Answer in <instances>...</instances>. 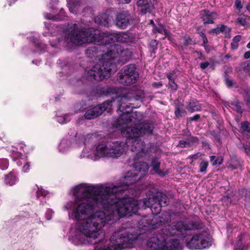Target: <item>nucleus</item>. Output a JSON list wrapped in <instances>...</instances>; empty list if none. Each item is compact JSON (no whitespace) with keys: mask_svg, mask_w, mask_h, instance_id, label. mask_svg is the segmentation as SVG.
<instances>
[{"mask_svg":"<svg viewBox=\"0 0 250 250\" xmlns=\"http://www.w3.org/2000/svg\"><path fill=\"white\" fill-rule=\"evenodd\" d=\"M84 188L87 194L86 203L80 204L79 199V213L88 215L87 224L92 223L95 230H88L84 234L79 233V243L83 239L88 243L95 245L101 243L103 236L100 235L101 230L111 219V215L116 213L120 218L126 216L125 211H123L121 205H124L118 199H113L115 195H110L106 192L104 187L90 186L87 184H79V189Z\"/></svg>","mask_w":250,"mask_h":250,"instance_id":"nucleus-1","label":"nucleus"},{"mask_svg":"<svg viewBox=\"0 0 250 250\" xmlns=\"http://www.w3.org/2000/svg\"><path fill=\"white\" fill-rule=\"evenodd\" d=\"M127 227L123 225L121 229L114 232L110 238V244L105 248H100L96 250H121L130 247L133 242L136 240L141 234L140 229L149 232L157 228L156 224L153 222V217L145 215L138 222L137 227Z\"/></svg>","mask_w":250,"mask_h":250,"instance_id":"nucleus-2","label":"nucleus"},{"mask_svg":"<svg viewBox=\"0 0 250 250\" xmlns=\"http://www.w3.org/2000/svg\"><path fill=\"white\" fill-rule=\"evenodd\" d=\"M104 32L92 28L79 29V45L81 42L94 43V45L85 50V54L90 58L104 56L115 57L125 52L122 46L119 44H110L104 40Z\"/></svg>","mask_w":250,"mask_h":250,"instance_id":"nucleus-3","label":"nucleus"},{"mask_svg":"<svg viewBox=\"0 0 250 250\" xmlns=\"http://www.w3.org/2000/svg\"><path fill=\"white\" fill-rule=\"evenodd\" d=\"M137 170L128 171L124 176L122 183L113 187H104L106 192L110 195H115L113 199H118V201L122 202L124 205H121L123 211H125L126 216H132L136 214L139 208L137 200L130 197L127 194L129 186L142 179V174L139 175Z\"/></svg>","mask_w":250,"mask_h":250,"instance_id":"nucleus-4","label":"nucleus"},{"mask_svg":"<svg viewBox=\"0 0 250 250\" xmlns=\"http://www.w3.org/2000/svg\"><path fill=\"white\" fill-rule=\"evenodd\" d=\"M125 52L121 53L115 57L104 56L102 58L105 61L103 62L102 65L97 64L93 66L88 72V77L90 79L96 81H102L110 77L112 73L116 70V65L113 62L114 59L117 57H123L125 56H130V52L128 49L123 48ZM128 58H125L127 60Z\"/></svg>","mask_w":250,"mask_h":250,"instance_id":"nucleus-5","label":"nucleus"},{"mask_svg":"<svg viewBox=\"0 0 250 250\" xmlns=\"http://www.w3.org/2000/svg\"><path fill=\"white\" fill-rule=\"evenodd\" d=\"M69 194L73 198L64 206L63 208L67 210L69 219L75 221L72 224L67 233L70 242L75 245L78 243V186H74L70 191Z\"/></svg>","mask_w":250,"mask_h":250,"instance_id":"nucleus-6","label":"nucleus"},{"mask_svg":"<svg viewBox=\"0 0 250 250\" xmlns=\"http://www.w3.org/2000/svg\"><path fill=\"white\" fill-rule=\"evenodd\" d=\"M126 149L124 142L113 141L99 144L96 147V152L101 157L117 158L122 155Z\"/></svg>","mask_w":250,"mask_h":250,"instance_id":"nucleus-7","label":"nucleus"},{"mask_svg":"<svg viewBox=\"0 0 250 250\" xmlns=\"http://www.w3.org/2000/svg\"><path fill=\"white\" fill-rule=\"evenodd\" d=\"M135 64H130L123 67L118 74L117 80L124 85H130L136 83L139 78Z\"/></svg>","mask_w":250,"mask_h":250,"instance_id":"nucleus-8","label":"nucleus"},{"mask_svg":"<svg viewBox=\"0 0 250 250\" xmlns=\"http://www.w3.org/2000/svg\"><path fill=\"white\" fill-rule=\"evenodd\" d=\"M154 129V125L153 124L144 121L135 126L127 127L123 131V133L125 134V132H129L131 135L149 136L153 134Z\"/></svg>","mask_w":250,"mask_h":250,"instance_id":"nucleus-9","label":"nucleus"},{"mask_svg":"<svg viewBox=\"0 0 250 250\" xmlns=\"http://www.w3.org/2000/svg\"><path fill=\"white\" fill-rule=\"evenodd\" d=\"M64 40L67 45L71 49L76 48L78 44V25L76 23H69L63 30Z\"/></svg>","mask_w":250,"mask_h":250,"instance_id":"nucleus-10","label":"nucleus"},{"mask_svg":"<svg viewBox=\"0 0 250 250\" xmlns=\"http://www.w3.org/2000/svg\"><path fill=\"white\" fill-rule=\"evenodd\" d=\"M174 226L178 236L184 235L188 230L202 229L204 227V224L199 220L191 221L188 223H185L182 221H178Z\"/></svg>","mask_w":250,"mask_h":250,"instance_id":"nucleus-11","label":"nucleus"},{"mask_svg":"<svg viewBox=\"0 0 250 250\" xmlns=\"http://www.w3.org/2000/svg\"><path fill=\"white\" fill-rule=\"evenodd\" d=\"M18 149V148L13 146L9 148V151L11 153V157L19 167H22L21 170L23 172H28L30 169V163L27 157L19 152Z\"/></svg>","mask_w":250,"mask_h":250,"instance_id":"nucleus-12","label":"nucleus"},{"mask_svg":"<svg viewBox=\"0 0 250 250\" xmlns=\"http://www.w3.org/2000/svg\"><path fill=\"white\" fill-rule=\"evenodd\" d=\"M133 21V18L128 11H122L117 13L113 23L117 28L125 29L130 26Z\"/></svg>","mask_w":250,"mask_h":250,"instance_id":"nucleus-13","label":"nucleus"},{"mask_svg":"<svg viewBox=\"0 0 250 250\" xmlns=\"http://www.w3.org/2000/svg\"><path fill=\"white\" fill-rule=\"evenodd\" d=\"M153 234L154 235L150 237L147 243L149 250H168L166 238L162 234L154 232Z\"/></svg>","mask_w":250,"mask_h":250,"instance_id":"nucleus-14","label":"nucleus"},{"mask_svg":"<svg viewBox=\"0 0 250 250\" xmlns=\"http://www.w3.org/2000/svg\"><path fill=\"white\" fill-rule=\"evenodd\" d=\"M125 133H126V143L132 144L131 150L136 151L138 153L146 154L147 151L146 144L144 141L141 140L140 136L137 135L132 136L129 132H125Z\"/></svg>","mask_w":250,"mask_h":250,"instance_id":"nucleus-15","label":"nucleus"},{"mask_svg":"<svg viewBox=\"0 0 250 250\" xmlns=\"http://www.w3.org/2000/svg\"><path fill=\"white\" fill-rule=\"evenodd\" d=\"M105 38L104 40L110 44H115V42H120L127 44H130L132 42V38L126 33L104 32Z\"/></svg>","mask_w":250,"mask_h":250,"instance_id":"nucleus-16","label":"nucleus"},{"mask_svg":"<svg viewBox=\"0 0 250 250\" xmlns=\"http://www.w3.org/2000/svg\"><path fill=\"white\" fill-rule=\"evenodd\" d=\"M209 242L204 238L203 234L199 233L194 235L187 243V246L190 249H203L209 245Z\"/></svg>","mask_w":250,"mask_h":250,"instance_id":"nucleus-17","label":"nucleus"},{"mask_svg":"<svg viewBox=\"0 0 250 250\" xmlns=\"http://www.w3.org/2000/svg\"><path fill=\"white\" fill-rule=\"evenodd\" d=\"M124 106L121 105L119 106L117 112L120 113V116L118 119H117L116 122L115 123V126L116 127H123L124 125H126L128 123L133 121L132 117L130 115L132 113L131 110H125Z\"/></svg>","mask_w":250,"mask_h":250,"instance_id":"nucleus-18","label":"nucleus"},{"mask_svg":"<svg viewBox=\"0 0 250 250\" xmlns=\"http://www.w3.org/2000/svg\"><path fill=\"white\" fill-rule=\"evenodd\" d=\"M77 132L71 133L69 138H63L59 146V150L62 153L66 152L69 148L73 147L78 144Z\"/></svg>","mask_w":250,"mask_h":250,"instance_id":"nucleus-19","label":"nucleus"},{"mask_svg":"<svg viewBox=\"0 0 250 250\" xmlns=\"http://www.w3.org/2000/svg\"><path fill=\"white\" fill-rule=\"evenodd\" d=\"M113 12L110 9H107L101 13L95 18V22L100 25L109 27L113 20Z\"/></svg>","mask_w":250,"mask_h":250,"instance_id":"nucleus-20","label":"nucleus"},{"mask_svg":"<svg viewBox=\"0 0 250 250\" xmlns=\"http://www.w3.org/2000/svg\"><path fill=\"white\" fill-rule=\"evenodd\" d=\"M78 112L77 106H75L74 109L66 114H61L57 113L55 116L56 121L60 124L63 125L67 124L73 120L76 117Z\"/></svg>","mask_w":250,"mask_h":250,"instance_id":"nucleus-21","label":"nucleus"},{"mask_svg":"<svg viewBox=\"0 0 250 250\" xmlns=\"http://www.w3.org/2000/svg\"><path fill=\"white\" fill-rule=\"evenodd\" d=\"M216 12H211L207 9H204L200 11V16L204 24H213L217 18Z\"/></svg>","mask_w":250,"mask_h":250,"instance_id":"nucleus-22","label":"nucleus"},{"mask_svg":"<svg viewBox=\"0 0 250 250\" xmlns=\"http://www.w3.org/2000/svg\"><path fill=\"white\" fill-rule=\"evenodd\" d=\"M231 28L228 27L225 24L218 25L216 28L211 29L208 31L210 34L213 35H218L220 33L224 34V37L225 38L229 39L231 38L230 32Z\"/></svg>","mask_w":250,"mask_h":250,"instance_id":"nucleus-23","label":"nucleus"},{"mask_svg":"<svg viewBox=\"0 0 250 250\" xmlns=\"http://www.w3.org/2000/svg\"><path fill=\"white\" fill-rule=\"evenodd\" d=\"M171 220V215L168 211H164L160 215L153 216V222L156 224L157 228L165 223L170 222Z\"/></svg>","mask_w":250,"mask_h":250,"instance_id":"nucleus-24","label":"nucleus"},{"mask_svg":"<svg viewBox=\"0 0 250 250\" xmlns=\"http://www.w3.org/2000/svg\"><path fill=\"white\" fill-rule=\"evenodd\" d=\"M157 232L162 234V236L166 238V242L169 236H178L174 224L166 226Z\"/></svg>","mask_w":250,"mask_h":250,"instance_id":"nucleus-25","label":"nucleus"},{"mask_svg":"<svg viewBox=\"0 0 250 250\" xmlns=\"http://www.w3.org/2000/svg\"><path fill=\"white\" fill-rule=\"evenodd\" d=\"M143 204L146 207L150 208L153 214L157 215L160 213L162 206L156 201H152V199H144Z\"/></svg>","mask_w":250,"mask_h":250,"instance_id":"nucleus-26","label":"nucleus"},{"mask_svg":"<svg viewBox=\"0 0 250 250\" xmlns=\"http://www.w3.org/2000/svg\"><path fill=\"white\" fill-rule=\"evenodd\" d=\"M152 201H156L162 207H166L169 204V199L163 192H157L152 198Z\"/></svg>","mask_w":250,"mask_h":250,"instance_id":"nucleus-27","label":"nucleus"},{"mask_svg":"<svg viewBox=\"0 0 250 250\" xmlns=\"http://www.w3.org/2000/svg\"><path fill=\"white\" fill-rule=\"evenodd\" d=\"M175 72L172 71L166 74L167 78L168 79L167 87L170 91L175 92L178 88V85L175 82L176 76Z\"/></svg>","mask_w":250,"mask_h":250,"instance_id":"nucleus-28","label":"nucleus"},{"mask_svg":"<svg viewBox=\"0 0 250 250\" xmlns=\"http://www.w3.org/2000/svg\"><path fill=\"white\" fill-rule=\"evenodd\" d=\"M136 5L138 7L141 8L140 11L143 15L147 13H151L154 9L153 5L150 4L147 0H137Z\"/></svg>","mask_w":250,"mask_h":250,"instance_id":"nucleus-29","label":"nucleus"},{"mask_svg":"<svg viewBox=\"0 0 250 250\" xmlns=\"http://www.w3.org/2000/svg\"><path fill=\"white\" fill-rule=\"evenodd\" d=\"M186 108L188 112L192 113L196 111H200L202 109V106L199 102L195 99H191L187 105Z\"/></svg>","mask_w":250,"mask_h":250,"instance_id":"nucleus-30","label":"nucleus"},{"mask_svg":"<svg viewBox=\"0 0 250 250\" xmlns=\"http://www.w3.org/2000/svg\"><path fill=\"white\" fill-rule=\"evenodd\" d=\"M102 114L101 107L97 105L87 110L84 114V117L86 119L90 120L96 118Z\"/></svg>","mask_w":250,"mask_h":250,"instance_id":"nucleus-31","label":"nucleus"},{"mask_svg":"<svg viewBox=\"0 0 250 250\" xmlns=\"http://www.w3.org/2000/svg\"><path fill=\"white\" fill-rule=\"evenodd\" d=\"M161 163L159 161L158 158H153L151 160L150 166L152 167L153 170L155 173L161 177H164L168 172L167 171H163L160 169Z\"/></svg>","mask_w":250,"mask_h":250,"instance_id":"nucleus-32","label":"nucleus"},{"mask_svg":"<svg viewBox=\"0 0 250 250\" xmlns=\"http://www.w3.org/2000/svg\"><path fill=\"white\" fill-rule=\"evenodd\" d=\"M169 242H166V245L168 247V250H182L183 248L180 244L179 240L177 239H171Z\"/></svg>","mask_w":250,"mask_h":250,"instance_id":"nucleus-33","label":"nucleus"},{"mask_svg":"<svg viewBox=\"0 0 250 250\" xmlns=\"http://www.w3.org/2000/svg\"><path fill=\"white\" fill-rule=\"evenodd\" d=\"M134 170H137V172H139V175L142 174V178L145 175L146 173L148 170V166L146 163L139 162L135 164V168Z\"/></svg>","mask_w":250,"mask_h":250,"instance_id":"nucleus-34","label":"nucleus"},{"mask_svg":"<svg viewBox=\"0 0 250 250\" xmlns=\"http://www.w3.org/2000/svg\"><path fill=\"white\" fill-rule=\"evenodd\" d=\"M65 16V12L63 9H61L59 14L56 16L52 15L48 13L44 14V17L45 19L56 21H60L63 20Z\"/></svg>","mask_w":250,"mask_h":250,"instance_id":"nucleus-35","label":"nucleus"},{"mask_svg":"<svg viewBox=\"0 0 250 250\" xmlns=\"http://www.w3.org/2000/svg\"><path fill=\"white\" fill-rule=\"evenodd\" d=\"M18 182V179L13 171L5 175L4 178L5 183L9 186H13Z\"/></svg>","mask_w":250,"mask_h":250,"instance_id":"nucleus-36","label":"nucleus"},{"mask_svg":"<svg viewBox=\"0 0 250 250\" xmlns=\"http://www.w3.org/2000/svg\"><path fill=\"white\" fill-rule=\"evenodd\" d=\"M78 0H68L67 5L70 12L76 14L78 11Z\"/></svg>","mask_w":250,"mask_h":250,"instance_id":"nucleus-37","label":"nucleus"},{"mask_svg":"<svg viewBox=\"0 0 250 250\" xmlns=\"http://www.w3.org/2000/svg\"><path fill=\"white\" fill-rule=\"evenodd\" d=\"M114 101V99L112 98L111 100H107L103 104L98 105L102 109V113L104 111H108L111 109V103Z\"/></svg>","mask_w":250,"mask_h":250,"instance_id":"nucleus-38","label":"nucleus"},{"mask_svg":"<svg viewBox=\"0 0 250 250\" xmlns=\"http://www.w3.org/2000/svg\"><path fill=\"white\" fill-rule=\"evenodd\" d=\"M239 132L243 134H250V123L247 121L241 122Z\"/></svg>","mask_w":250,"mask_h":250,"instance_id":"nucleus-39","label":"nucleus"},{"mask_svg":"<svg viewBox=\"0 0 250 250\" xmlns=\"http://www.w3.org/2000/svg\"><path fill=\"white\" fill-rule=\"evenodd\" d=\"M128 100V97L127 95L125 94L122 96L121 101L118 104V107L123 105L124 106V108L125 109V110H128L129 109L131 110V112L132 111L133 107L131 106L130 103H125V101Z\"/></svg>","mask_w":250,"mask_h":250,"instance_id":"nucleus-40","label":"nucleus"},{"mask_svg":"<svg viewBox=\"0 0 250 250\" xmlns=\"http://www.w3.org/2000/svg\"><path fill=\"white\" fill-rule=\"evenodd\" d=\"M210 162L213 166H219L221 165L223 162V158L222 156L216 157L214 155L209 156Z\"/></svg>","mask_w":250,"mask_h":250,"instance_id":"nucleus-41","label":"nucleus"},{"mask_svg":"<svg viewBox=\"0 0 250 250\" xmlns=\"http://www.w3.org/2000/svg\"><path fill=\"white\" fill-rule=\"evenodd\" d=\"M182 39L184 41L183 46L185 47L195 44V41L188 34H186L182 36Z\"/></svg>","mask_w":250,"mask_h":250,"instance_id":"nucleus-42","label":"nucleus"},{"mask_svg":"<svg viewBox=\"0 0 250 250\" xmlns=\"http://www.w3.org/2000/svg\"><path fill=\"white\" fill-rule=\"evenodd\" d=\"M243 165L242 162L238 159H233L231 160V163L229 165V167L231 170H235L238 168L243 169Z\"/></svg>","mask_w":250,"mask_h":250,"instance_id":"nucleus-43","label":"nucleus"},{"mask_svg":"<svg viewBox=\"0 0 250 250\" xmlns=\"http://www.w3.org/2000/svg\"><path fill=\"white\" fill-rule=\"evenodd\" d=\"M167 30L166 28V27L164 26L162 23L159 22L156 25V26L152 29V32L154 34L160 33L164 34L165 31L166 32Z\"/></svg>","mask_w":250,"mask_h":250,"instance_id":"nucleus-44","label":"nucleus"},{"mask_svg":"<svg viewBox=\"0 0 250 250\" xmlns=\"http://www.w3.org/2000/svg\"><path fill=\"white\" fill-rule=\"evenodd\" d=\"M241 39V36L238 35L234 36L231 42V48L232 50H235L238 47V42Z\"/></svg>","mask_w":250,"mask_h":250,"instance_id":"nucleus-45","label":"nucleus"},{"mask_svg":"<svg viewBox=\"0 0 250 250\" xmlns=\"http://www.w3.org/2000/svg\"><path fill=\"white\" fill-rule=\"evenodd\" d=\"M209 165V163L207 161H202L199 164L198 172L200 173L206 174L207 169Z\"/></svg>","mask_w":250,"mask_h":250,"instance_id":"nucleus-46","label":"nucleus"},{"mask_svg":"<svg viewBox=\"0 0 250 250\" xmlns=\"http://www.w3.org/2000/svg\"><path fill=\"white\" fill-rule=\"evenodd\" d=\"M174 114L176 118H179L182 116V114H187V112L184 109L181 108L179 104H177L175 106Z\"/></svg>","mask_w":250,"mask_h":250,"instance_id":"nucleus-47","label":"nucleus"},{"mask_svg":"<svg viewBox=\"0 0 250 250\" xmlns=\"http://www.w3.org/2000/svg\"><path fill=\"white\" fill-rule=\"evenodd\" d=\"M103 93L106 95H111L113 94L117 95L118 89L116 87H109L103 90Z\"/></svg>","mask_w":250,"mask_h":250,"instance_id":"nucleus-48","label":"nucleus"},{"mask_svg":"<svg viewBox=\"0 0 250 250\" xmlns=\"http://www.w3.org/2000/svg\"><path fill=\"white\" fill-rule=\"evenodd\" d=\"M74 71V67L69 65H65L62 68V73L66 75H70Z\"/></svg>","mask_w":250,"mask_h":250,"instance_id":"nucleus-49","label":"nucleus"},{"mask_svg":"<svg viewBox=\"0 0 250 250\" xmlns=\"http://www.w3.org/2000/svg\"><path fill=\"white\" fill-rule=\"evenodd\" d=\"M231 105L233 106L236 108V111L237 113H242L243 112V109L242 108L243 104L239 102L238 101H234Z\"/></svg>","mask_w":250,"mask_h":250,"instance_id":"nucleus-50","label":"nucleus"},{"mask_svg":"<svg viewBox=\"0 0 250 250\" xmlns=\"http://www.w3.org/2000/svg\"><path fill=\"white\" fill-rule=\"evenodd\" d=\"M158 42L156 40H153L149 44V51L151 53H156L157 49Z\"/></svg>","mask_w":250,"mask_h":250,"instance_id":"nucleus-51","label":"nucleus"},{"mask_svg":"<svg viewBox=\"0 0 250 250\" xmlns=\"http://www.w3.org/2000/svg\"><path fill=\"white\" fill-rule=\"evenodd\" d=\"M48 194V191L43 189L42 187H38L36 191V196L39 198L40 196L45 197Z\"/></svg>","mask_w":250,"mask_h":250,"instance_id":"nucleus-52","label":"nucleus"},{"mask_svg":"<svg viewBox=\"0 0 250 250\" xmlns=\"http://www.w3.org/2000/svg\"><path fill=\"white\" fill-rule=\"evenodd\" d=\"M242 15V17H239L237 19L236 22L238 24H239L241 25L245 26L247 23V16L244 14H243Z\"/></svg>","mask_w":250,"mask_h":250,"instance_id":"nucleus-53","label":"nucleus"},{"mask_svg":"<svg viewBox=\"0 0 250 250\" xmlns=\"http://www.w3.org/2000/svg\"><path fill=\"white\" fill-rule=\"evenodd\" d=\"M9 163L6 159H0V168L2 170L6 169L8 168Z\"/></svg>","mask_w":250,"mask_h":250,"instance_id":"nucleus-54","label":"nucleus"},{"mask_svg":"<svg viewBox=\"0 0 250 250\" xmlns=\"http://www.w3.org/2000/svg\"><path fill=\"white\" fill-rule=\"evenodd\" d=\"M239 66L241 69L247 73L249 72V71L250 70V64L247 62H242L240 64Z\"/></svg>","mask_w":250,"mask_h":250,"instance_id":"nucleus-55","label":"nucleus"},{"mask_svg":"<svg viewBox=\"0 0 250 250\" xmlns=\"http://www.w3.org/2000/svg\"><path fill=\"white\" fill-rule=\"evenodd\" d=\"M201 119V116L200 114H196L192 117H188L187 119V121L188 123H191L192 122H197Z\"/></svg>","mask_w":250,"mask_h":250,"instance_id":"nucleus-56","label":"nucleus"},{"mask_svg":"<svg viewBox=\"0 0 250 250\" xmlns=\"http://www.w3.org/2000/svg\"><path fill=\"white\" fill-rule=\"evenodd\" d=\"M224 81L226 85L229 88L231 87L233 85V81L229 79V77L226 76V77H224Z\"/></svg>","mask_w":250,"mask_h":250,"instance_id":"nucleus-57","label":"nucleus"},{"mask_svg":"<svg viewBox=\"0 0 250 250\" xmlns=\"http://www.w3.org/2000/svg\"><path fill=\"white\" fill-rule=\"evenodd\" d=\"M44 24H45V26L46 27V28L47 29V30H48V32H44L43 33V35L45 36H47L50 34L52 33V29H51L52 27H51L50 26H48V25H50V23L45 22Z\"/></svg>","mask_w":250,"mask_h":250,"instance_id":"nucleus-58","label":"nucleus"},{"mask_svg":"<svg viewBox=\"0 0 250 250\" xmlns=\"http://www.w3.org/2000/svg\"><path fill=\"white\" fill-rule=\"evenodd\" d=\"M199 34L201 37L202 38L203 43H204V44H208V40L206 37V34L203 32H200V33H199Z\"/></svg>","mask_w":250,"mask_h":250,"instance_id":"nucleus-59","label":"nucleus"},{"mask_svg":"<svg viewBox=\"0 0 250 250\" xmlns=\"http://www.w3.org/2000/svg\"><path fill=\"white\" fill-rule=\"evenodd\" d=\"M234 7L239 10H241L243 6L242 5L241 1L240 0H235L234 3Z\"/></svg>","mask_w":250,"mask_h":250,"instance_id":"nucleus-60","label":"nucleus"},{"mask_svg":"<svg viewBox=\"0 0 250 250\" xmlns=\"http://www.w3.org/2000/svg\"><path fill=\"white\" fill-rule=\"evenodd\" d=\"M187 145H189V143H188L187 141L184 140H180L177 146L181 148H185Z\"/></svg>","mask_w":250,"mask_h":250,"instance_id":"nucleus-61","label":"nucleus"},{"mask_svg":"<svg viewBox=\"0 0 250 250\" xmlns=\"http://www.w3.org/2000/svg\"><path fill=\"white\" fill-rule=\"evenodd\" d=\"M245 246L242 244L241 242H238L237 245L235 246L234 250H244Z\"/></svg>","mask_w":250,"mask_h":250,"instance_id":"nucleus-62","label":"nucleus"},{"mask_svg":"<svg viewBox=\"0 0 250 250\" xmlns=\"http://www.w3.org/2000/svg\"><path fill=\"white\" fill-rule=\"evenodd\" d=\"M53 211L52 209H48L47 211H46V219L49 220L51 219V217H52V214H53Z\"/></svg>","mask_w":250,"mask_h":250,"instance_id":"nucleus-63","label":"nucleus"},{"mask_svg":"<svg viewBox=\"0 0 250 250\" xmlns=\"http://www.w3.org/2000/svg\"><path fill=\"white\" fill-rule=\"evenodd\" d=\"M232 71V69L231 67H227L225 69L224 77H229V74Z\"/></svg>","mask_w":250,"mask_h":250,"instance_id":"nucleus-64","label":"nucleus"}]
</instances>
